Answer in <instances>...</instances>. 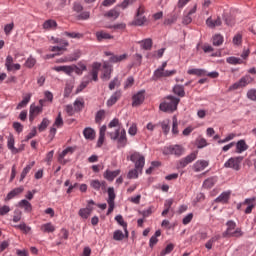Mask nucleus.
I'll return each instance as SVG.
<instances>
[{
  "mask_svg": "<svg viewBox=\"0 0 256 256\" xmlns=\"http://www.w3.org/2000/svg\"><path fill=\"white\" fill-rule=\"evenodd\" d=\"M5 67L8 71V73H11V71H20L21 70V64L14 63L13 56L8 55L5 60Z\"/></svg>",
  "mask_w": 256,
  "mask_h": 256,
  "instance_id": "nucleus-13",
  "label": "nucleus"
},
{
  "mask_svg": "<svg viewBox=\"0 0 256 256\" xmlns=\"http://www.w3.org/2000/svg\"><path fill=\"white\" fill-rule=\"evenodd\" d=\"M107 134L113 141H118V147H125L127 145V133L119 124V119H113L108 124Z\"/></svg>",
  "mask_w": 256,
  "mask_h": 256,
  "instance_id": "nucleus-1",
  "label": "nucleus"
},
{
  "mask_svg": "<svg viewBox=\"0 0 256 256\" xmlns=\"http://www.w3.org/2000/svg\"><path fill=\"white\" fill-rule=\"evenodd\" d=\"M40 231H42V233H54L55 225H53V223H51V222L42 224L40 226Z\"/></svg>",
  "mask_w": 256,
  "mask_h": 256,
  "instance_id": "nucleus-33",
  "label": "nucleus"
},
{
  "mask_svg": "<svg viewBox=\"0 0 256 256\" xmlns=\"http://www.w3.org/2000/svg\"><path fill=\"white\" fill-rule=\"evenodd\" d=\"M172 205H173V199H168V200L165 201L164 210L162 212V217L167 216V214L169 213Z\"/></svg>",
  "mask_w": 256,
  "mask_h": 256,
  "instance_id": "nucleus-47",
  "label": "nucleus"
},
{
  "mask_svg": "<svg viewBox=\"0 0 256 256\" xmlns=\"http://www.w3.org/2000/svg\"><path fill=\"white\" fill-rule=\"evenodd\" d=\"M11 211V207L9 205H1L0 204V216L3 217L7 215Z\"/></svg>",
  "mask_w": 256,
  "mask_h": 256,
  "instance_id": "nucleus-59",
  "label": "nucleus"
},
{
  "mask_svg": "<svg viewBox=\"0 0 256 256\" xmlns=\"http://www.w3.org/2000/svg\"><path fill=\"white\" fill-rule=\"evenodd\" d=\"M226 62L229 63V65H241L243 64V60L241 58H237L235 56H231L226 58Z\"/></svg>",
  "mask_w": 256,
  "mask_h": 256,
  "instance_id": "nucleus-49",
  "label": "nucleus"
},
{
  "mask_svg": "<svg viewBox=\"0 0 256 256\" xmlns=\"http://www.w3.org/2000/svg\"><path fill=\"white\" fill-rule=\"evenodd\" d=\"M91 213H93V207L87 206L86 208L80 209L78 215L82 217V219H89Z\"/></svg>",
  "mask_w": 256,
  "mask_h": 256,
  "instance_id": "nucleus-31",
  "label": "nucleus"
},
{
  "mask_svg": "<svg viewBox=\"0 0 256 256\" xmlns=\"http://www.w3.org/2000/svg\"><path fill=\"white\" fill-rule=\"evenodd\" d=\"M121 99V91H116L111 97L107 100V107H113Z\"/></svg>",
  "mask_w": 256,
  "mask_h": 256,
  "instance_id": "nucleus-23",
  "label": "nucleus"
},
{
  "mask_svg": "<svg viewBox=\"0 0 256 256\" xmlns=\"http://www.w3.org/2000/svg\"><path fill=\"white\" fill-rule=\"evenodd\" d=\"M29 101H31V93H28L23 97L22 101L18 103L16 109L19 110L25 108V106L29 104Z\"/></svg>",
  "mask_w": 256,
  "mask_h": 256,
  "instance_id": "nucleus-40",
  "label": "nucleus"
},
{
  "mask_svg": "<svg viewBox=\"0 0 256 256\" xmlns=\"http://www.w3.org/2000/svg\"><path fill=\"white\" fill-rule=\"evenodd\" d=\"M106 185L107 183L105 181L91 180L90 182V187H92V189H95V191L105 189Z\"/></svg>",
  "mask_w": 256,
  "mask_h": 256,
  "instance_id": "nucleus-29",
  "label": "nucleus"
},
{
  "mask_svg": "<svg viewBox=\"0 0 256 256\" xmlns=\"http://www.w3.org/2000/svg\"><path fill=\"white\" fill-rule=\"evenodd\" d=\"M63 35L65 37H69L70 39H83V34L78 33V32H64Z\"/></svg>",
  "mask_w": 256,
  "mask_h": 256,
  "instance_id": "nucleus-51",
  "label": "nucleus"
},
{
  "mask_svg": "<svg viewBox=\"0 0 256 256\" xmlns=\"http://www.w3.org/2000/svg\"><path fill=\"white\" fill-rule=\"evenodd\" d=\"M115 189L114 188H108V199H107V203H108V211L106 215H111V213H113L114 209H115Z\"/></svg>",
  "mask_w": 256,
  "mask_h": 256,
  "instance_id": "nucleus-9",
  "label": "nucleus"
},
{
  "mask_svg": "<svg viewBox=\"0 0 256 256\" xmlns=\"http://www.w3.org/2000/svg\"><path fill=\"white\" fill-rule=\"evenodd\" d=\"M251 76L247 75L242 77L238 82L234 83L229 87V91H236V89H241V87H247L251 83Z\"/></svg>",
  "mask_w": 256,
  "mask_h": 256,
  "instance_id": "nucleus-11",
  "label": "nucleus"
},
{
  "mask_svg": "<svg viewBox=\"0 0 256 256\" xmlns=\"http://www.w3.org/2000/svg\"><path fill=\"white\" fill-rule=\"evenodd\" d=\"M83 135H84L85 139H87L88 141H93V140H95V137H96L95 130L91 127L85 128L83 130Z\"/></svg>",
  "mask_w": 256,
  "mask_h": 256,
  "instance_id": "nucleus-27",
  "label": "nucleus"
},
{
  "mask_svg": "<svg viewBox=\"0 0 256 256\" xmlns=\"http://www.w3.org/2000/svg\"><path fill=\"white\" fill-rule=\"evenodd\" d=\"M25 190V188H23V186H20L18 188L13 189L12 191H10L6 198L4 199L5 202L7 201H11V199H14V197H17V195H21V193Z\"/></svg>",
  "mask_w": 256,
  "mask_h": 256,
  "instance_id": "nucleus-21",
  "label": "nucleus"
},
{
  "mask_svg": "<svg viewBox=\"0 0 256 256\" xmlns=\"http://www.w3.org/2000/svg\"><path fill=\"white\" fill-rule=\"evenodd\" d=\"M175 95H178V97H185V88L180 85H176L173 89Z\"/></svg>",
  "mask_w": 256,
  "mask_h": 256,
  "instance_id": "nucleus-54",
  "label": "nucleus"
},
{
  "mask_svg": "<svg viewBox=\"0 0 256 256\" xmlns=\"http://www.w3.org/2000/svg\"><path fill=\"white\" fill-rule=\"evenodd\" d=\"M221 18L218 17L216 20H213L212 18H208L206 20V25H208V27H221Z\"/></svg>",
  "mask_w": 256,
  "mask_h": 256,
  "instance_id": "nucleus-43",
  "label": "nucleus"
},
{
  "mask_svg": "<svg viewBox=\"0 0 256 256\" xmlns=\"http://www.w3.org/2000/svg\"><path fill=\"white\" fill-rule=\"evenodd\" d=\"M53 71H57V73H65L66 75H71L73 73V67L72 66H55L52 68Z\"/></svg>",
  "mask_w": 256,
  "mask_h": 256,
  "instance_id": "nucleus-32",
  "label": "nucleus"
},
{
  "mask_svg": "<svg viewBox=\"0 0 256 256\" xmlns=\"http://www.w3.org/2000/svg\"><path fill=\"white\" fill-rule=\"evenodd\" d=\"M143 13H145V7L140 6L137 9L136 18L132 22V25H135L137 27H141L142 25H145V23L147 22V18H145V16H143Z\"/></svg>",
  "mask_w": 256,
  "mask_h": 256,
  "instance_id": "nucleus-7",
  "label": "nucleus"
},
{
  "mask_svg": "<svg viewBox=\"0 0 256 256\" xmlns=\"http://www.w3.org/2000/svg\"><path fill=\"white\" fill-rule=\"evenodd\" d=\"M113 72V66L109 64V62H104L102 66V77L106 81L111 79V73Z\"/></svg>",
  "mask_w": 256,
  "mask_h": 256,
  "instance_id": "nucleus-17",
  "label": "nucleus"
},
{
  "mask_svg": "<svg viewBox=\"0 0 256 256\" xmlns=\"http://www.w3.org/2000/svg\"><path fill=\"white\" fill-rule=\"evenodd\" d=\"M33 167H35V161L30 162L23 170L22 173L20 175V182L23 181V179H25V177H27V174L29 173V171H31V169H33Z\"/></svg>",
  "mask_w": 256,
  "mask_h": 256,
  "instance_id": "nucleus-37",
  "label": "nucleus"
},
{
  "mask_svg": "<svg viewBox=\"0 0 256 256\" xmlns=\"http://www.w3.org/2000/svg\"><path fill=\"white\" fill-rule=\"evenodd\" d=\"M177 21V16L176 15H172L168 18H165L164 20V25H173V23H175Z\"/></svg>",
  "mask_w": 256,
  "mask_h": 256,
  "instance_id": "nucleus-62",
  "label": "nucleus"
},
{
  "mask_svg": "<svg viewBox=\"0 0 256 256\" xmlns=\"http://www.w3.org/2000/svg\"><path fill=\"white\" fill-rule=\"evenodd\" d=\"M247 97L248 99H250L251 101H256V90L255 89H251L247 92Z\"/></svg>",
  "mask_w": 256,
  "mask_h": 256,
  "instance_id": "nucleus-64",
  "label": "nucleus"
},
{
  "mask_svg": "<svg viewBox=\"0 0 256 256\" xmlns=\"http://www.w3.org/2000/svg\"><path fill=\"white\" fill-rule=\"evenodd\" d=\"M233 43L235 45H241L243 43V36L240 33L236 34L233 38Z\"/></svg>",
  "mask_w": 256,
  "mask_h": 256,
  "instance_id": "nucleus-63",
  "label": "nucleus"
},
{
  "mask_svg": "<svg viewBox=\"0 0 256 256\" xmlns=\"http://www.w3.org/2000/svg\"><path fill=\"white\" fill-rule=\"evenodd\" d=\"M172 133L173 135H179V122L177 121V116L172 118Z\"/></svg>",
  "mask_w": 256,
  "mask_h": 256,
  "instance_id": "nucleus-50",
  "label": "nucleus"
},
{
  "mask_svg": "<svg viewBox=\"0 0 256 256\" xmlns=\"http://www.w3.org/2000/svg\"><path fill=\"white\" fill-rule=\"evenodd\" d=\"M58 45L60 46L50 47V51H52V53H57L56 55H63V51H67V47H69V41L60 39Z\"/></svg>",
  "mask_w": 256,
  "mask_h": 256,
  "instance_id": "nucleus-12",
  "label": "nucleus"
},
{
  "mask_svg": "<svg viewBox=\"0 0 256 256\" xmlns=\"http://www.w3.org/2000/svg\"><path fill=\"white\" fill-rule=\"evenodd\" d=\"M241 163H243V156L231 157L224 163V167L239 171L241 169Z\"/></svg>",
  "mask_w": 256,
  "mask_h": 256,
  "instance_id": "nucleus-5",
  "label": "nucleus"
},
{
  "mask_svg": "<svg viewBox=\"0 0 256 256\" xmlns=\"http://www.w3.org/2000/svg\"><path fill=\"white\" fill-rule=\"evenodd\" d=\"M229 199H231V192H223L215 199V202L225 204L229 203Z\"/></svg>",
  "mask_w": 256,
  "mask_h": 256,
  "instance_id": "nucleus-28",
  "label": "nucleus"
},
{
  "mask_svg": "<svg viewBox=\"0 0 256 256\" xmlns=\"http://www.w3.org/2000/svg\"><path fill=\"white\" fill-rule=\"evenodd\" d=\"M105 56L110 57V63H121V61H125V59H127V54L113 55L111 52H105Z\"/></svg>",
  "mask_w": 256,
  "mask_h": 256,
  "instance_id": "nucleus-18",
  "label": "nucleus"
},
{
  "mask_svg": "<svg viewBox=\"0 0 256 256\" xmlns=\"http://www.w3.org/2000/svg\"><path fill=\"white\" fill-rule=\"evenodd\" d=\"M226 231L223 232V237H243V231H241V228H236L237 223H235L233 220H229L226 223Z\"/></svg>",
  "mask_w": 256,
  "mask_h": 256,
  "instance_id": "nucleus-4",
  "label": "nucleus"
},
{
  "mask_svg": "<svg viewBox=\"0 0 256 256\" xmlns=\"http://www.w3.org/2000/svg\"><path fill=\"white\" fill-rule=\"evenodd\" d=\"M215 183H217V176L206 179L203 183V187H205V189H211Z\"/></svg>",
  "mask_w": 256,
  "mask_h": 256,
  "instance_id": "nucleus-41",
  "label": "nucleus"
},
{
  "mask_svg": "<svg viewBox=\"0 0 256 256\" xmlns=\"http://www.w3.org/2000/svg\"><path fill=\"white\" fill-rule=\"evenodd\" d=\"M63 117L61 116V112L58 113V116L55 119V122L53 124V127L50 128V134H49V138L53 141V139H55V135H57V128L61 129V127H63ZM57 127V128H55Z\"/></svg>",
  "mask_w": 256,
  "mask_h": 256,
  "instance_id": "nucleus-8",
  "label": "nucleus"
},
{
  "mask_svg": "<svg viewBox=\"0 0 256 256\" xmlns=\"http://www.w3.org/2000/svg\"><path fill=\"white\" fill-rule=\"evenodd\" d=\"M197 155H199V152L194 151V152L190 153L189 155H187L186 157L180 159L179 167H181V169H185V167H187V165H189L190 163H193V161H195V159H197Z\"/></svg>",
  "mask_w": 256,
  "mask_h": 256,
  "instance_id": "nucleus-10",
  "label": "nucleus"
},
{
  "mask_svg": "<svg viewBox=\"0 0 256 256\" xmlns=\"http://www.w3.org/2000/svg\"><path fill=\"white\" fill-rule=\"evenodd\" d=\"M39 113H43V108L41 106H30V120L33 119V117L39 115Z\"/></svg>",
  "mask_w": 256,
  "mask_h": 256,
  "instance_id": "nucleus-38",
  "label": "nucleus"
},
{
  "mask_svg": "<svg viewBox=\"0 0 256 256\" xmlns=\"http://www.w3.org/2000/svg\"><path fill=\"white\" fill-rule=\"evenodd\" d=\"M183 146L174 145L164 149V155H176V157H181L183 155Z\"/></svg>",
  "mask_w": 256,
  "mask_h": 256,
  "instance_id": "nucleus-14",
  "label": "nucleus"
},
{
  "mask_svg": "<svg viewBox=\"0 0 256 256\" xmlns=\"http://www.w3.org/2000/svg\"><path fill=\"white\" fill-rule=\"evenodd\" d=\"M170 121L169 120H164L160 122V127L162 128V131L164 135H169V131H171Z\"/></svg>",
  "mask_w": 256,
  "mask_h": 256,
  "instance_id": "nucleus-46",
  "label": "nucleus"
},
{
  "mask_svg": "<svg viewBox=\"0 0 256 256\" xmlns=\"http://www.w3.org/2000/svg\"><path fill=\"white\" fill-rule=\"evenodd\" d=\"M50 123H51V122L49 121V119L44 118V119L42 120V122L40 123V125L38 126L39 132L42 133V131H45V129H47V127H49V124H50Z\"/></svg>",
  "mask_w": 256,
  "mask_h": 256,
  "instance_id": "nucleus-55",
  "label": "nucleus"
},
{
  "mask_svg": "<svg viewBox=\"0 0 256 256\" xmlns=\"http://www.w3.org/2000/svg\"><path fill=\"white\" fill-rule=\"evenodd\" d=\"M173 249H175V246L173 244H168L166 248L160 252V256L169 255Z\"/></svg>",
  "mask_w": 256,
  "mask_h": 256,
  "instance_id": "nucleus-58",
  "label": "nucleus"
},
{
  "mask_svg": "<svg viewBox=\"0 0 256 256\" xmlns=\"http://www.w3.org/2000/svg\"><path fill=\"white\" fill-rule=\"evenodd\" d=\"M43 29L46 31H55V29H57V21L51 19L46 20L43 23Z\"/></svg>",
  "mask_w": 256,
  "mask_h": 256,
  "instance_id": "nucleus-30",
  "label": "nucleus"
},
{
  "mask_svg": "<svg viewBox=\"0 0 256 256\" xmlns=\"http://www.w3.org/2000/svg\"><path fill=\"white\" fill-rule=\"evenodd\" d=\"M81 57V50H76L73 52V54L68 55V58L70 59V63H73V61H77Z\"/></svg>",
  "mask_w": 256,
  "mask_h": 256,
  "instance_id": "nucleus-56",
  "label": "nucleus"
},
{
  "mask_svg": "<svg viewBox=\"0 0 256 256\" xmlns=\"http://www.w3.org/2000/svg\"><path fill=\"white\" fill-rule=\"evenodd\" d=\"M130 160L134 163L135 168L129 171V179H138L145 167V156L135 152L130 156Z\"/></svg>",
  "mask_w": 256,
  "mask_h": 256,
  "instance_id": "nucleus-2",
  "label": "nucleus"
},
{
  "mask_svg": "<svg viewBox=\"0 0 256 256\" xmlns=\"http://www.w3.org/2000/svg\"><path fill=\"white\" fill-rule=\"evenodd\" d=\"M100 69H101V63L95 62L92 64V71L90 72V75H92L93 81H98Z\"/></svg>",
  "mask_w": 256,
  "mask_h": 256,
  "instance_id": "nucleus-24",
  "label": "nucleus"
},
{
  "mask_svg": "<svg viewBox=\"0 0 256 256\" xmlns=\"http://www.w3.org/2000/svg\"><path fill=\"white\" fill-rule=\"evenodd\" d=\"M206 167H209V162L205 160H198L193 165V169L196 173H200V171H204Z\"/></svg>",
  "mask_w": 256,
  "mask_h": 256,
  "instance_id": "nucleus-20",
  "label": "nucleus"
},
{
  "mask_svg": "<svg viewBox=\"0 0 256 256\" xmlns=\"http://www.w3.org/2000/svg\"><path fill=\"white\" fill-rule=\"evenodd\" d=\"M105 133H107V126L103 125L99 131L97 147H103V144L105 143Z\"/></svg>",
  "mask_w": 256,
  "mask_h": 256,
  "instance_id": "nucleus-25",
  "label": "nucleus"
},
{
  "mask_svg": "<svg viewBox=\"0 0 256 256\" xmlns=\"http://www.w3.org/2000/svg\"><path fill=\"white\" fill-rule=\"evenodd\" d=\"M97 41H104V39H113V36L105 31L96 32Z\"/></svg>",
  "mask_w": 256,
  "mask_h": 256,
  "instance_id": "nucleus-42",
  "label": "nucleus"
},
{
  "mask_svg": "<svg viewBox=\"0 0 256 256\" xmlns=\"http://www.w3.org/2000/svg\"><path fill=\"white\" fill-rule=\"evenodd\" d=\"M119 175H121V170H106L104 172V179L107 181H114L116 177H119Z\"/></svg>",
  "mask_w": 256,
  "mask_h": 256,
  "instance_id": "nucleus-22",
  "label": "nucleus"
},
{
  "mask_svg": "<svg viewBox=\"0 0 256 256\" xmlns=\"http://www.w3.org/2000/svg\"><path fill=\"white\" fill-rule=\"evenodd\" d=\"M188 75H196L197 77H205L207 71L204 69L192 68L187 71Z\"/></svg>",
  "mask_w": 256,
  "mask_h": 256,
  "instance_id": "nucleus-34",
  "label": "nucleus"
},
{
  "mask_svg": "<svg viewBox=\"0 0 256 256\" xmlns=\"http://www.w3.org/2000/svg\"><path fill=\"white\" fill-rule=\"evenodd\" d=\"M13 227H14V229H19L25 235H27L31 231V227L28 226L25 222H22L19 225H14Z\"/></svg>",
  "mask_w": 256,
  "mask_h": 256,
  "instance_id": "nucleus-44",
  "label": "nucleus"
},
{
  "mask_svg": "<svg viewBox=\"0 0 256 256\" xmlns=\"http://www.w3.org/2000/svg\"><path fill=\"white\" fill-rule=\"evenodd\" d=\"M179 101V98L168 96L165 101L160 104V111H164V113H173V111H177Z\"/></svg>",
  "mask_w": 256,
  "mask_h": 256,
  "instance_id": "nucleus-3",
  "label": "nucleus"
},
{
  "mask_svg": "<svg viewBox=\"0 0 256 256\" xmlns=\"http://www.w3.org/2000/svg\"><path fill=\"white\" fill-rule=\"evenodd\" d=\"M145 101V91H139L132 96V107H139Z\"/></svg>",
  "mask_w": 256,
  "mask_h": 256,
  "instance_id": "nucleus-16",
  "label": "nucleus"
},
{
  "mask_svg": "<svg viewBox=\"0 0 256 256\" xmlns=\"http://www.w3.org/2000/svg\"><path fill=\"white\" fill-rule=\"evenodd\" d=\"M249 149V146L245 142V140H239L236 143V153H243L244 151H247Z\"/></svg>",
  "mask_w": 256,
  "mask_h": 256,
  "instance_id": "nucleus-35",
  "label": "nucleus"
},
{
  "mask_svg": "<svg viewBox=\"0 0 256 256\" xmlns=\"http://www.w3.org/2000/svg\"><path fill=\"white\" fill-rule=\"evenodd\" d=\"M221 239V235H216L212 237L210 240H208L205 244L206 249H213V243H216V241H219Z\"/></svg>",
  "mask_w": 256,
  "mask_h": 256,
  "instance_id": "nucleus-52",
  "label": "nucleus"
},
{
  "mask_svg": "<svg viewBox=\"0 0 256 256\" xmlns=\"http://www.w3.org/2000/svg\"><path fill=\"white\" fill-rule=\"evenodd\" d=\"M142 48H144L146 51L151 50V47H153V40L150 38H147L145 40L141 41Z\"/></svg>",
  "mask_w": 256,
  "mask_h": 256,
  "instance_id": "nucleus-53",
  "label": "nucleus"
},
{
  "mask_svg": "<svg viewBox=\"0 0 256 256\" xmlns=\"http://www.w3.org/2000/svg\"><path fill=\"white\" fill-rule=\"evenodd\" d=\"M129 236V232L127 233V232H125V234L123 233V231H121V230H116V231H114V233H113V239H114V241H123V239L125 238V237H128Z\"/></svg>",
  "mask_w": 256,
  "mask_h": 256,
  "instance_id": "nucleus-39",
  "label": "nucleus"
},
{
  "mask_svg": "<svg viewBox=\"0 0 256 256\" xmlns=\"http://www.w3.org/2000/svg\"><path fill=\"white\" fill-rule=\"evenodd\" d=\"M213 45H215L216 47H219V45H223V36L220 34H216L213 37Z\"/></svg>",
  "mask_w": 256,
  "mask_h": 256,
  "instance_id": "nucleus-57",
  "label": "nucleus"
},
{
  "mask_svg": "<svg viewBox=\"0 0 256 256\" xmlns=\"http://www.w3.org/2000/svg\"><path fill=\"white\" fill-rule=\"evenodd\" d=\"M19 207H22L26 213H31V211H33V206L27 200H21L19 202Z\"/></svg>",
  "mask_w": 256,
  "mask_h": 256,
  "instance_id": "nucleus-45",
  "label": "nucleus"
},
{
  "mask_svg": "<svg viewBox=\"0 0 256 256\" xmlns=\"http://www.w3.org/2000/svg\"><path fill=\"white\" fill-rule=\"evenodd\" d=\"M120 15L119 8L115 7L110 11L104 14V17H108V19H118Z\"/></svg>",
  "mask_w": 256,
  "mask_h": 256,
  "instance_id": "nucleus-36",
  "label": "nucleus"
},
{
  "mask_svg": "<svg viewBox=\"0 0 256 256\" xmlns=\"http://www.w3.org/2000/svg\"><path fill=\"white\" fill-rule=\"evenodd\" d=\"M15 28V24L12 22L10 24H6L4 26V33L5 35H11V31Z\"/></svg>",
  "mask_w": 256,
  "mask_h": 256,
  "instance_id": "nucleus-61",
  "label": "nucleus"
},
{
  "mask_svg": "<svg viewBox=\"0 0 256 256\" xmlns=\"http://www.w3.org/2000/svg\"><path fill=\"white\" fill-rule=\"evenodd\" d=\"M241 205H247L246 209L244 210V213L246 215H249L253 212V209H255V197L253 198H247L242 202L241 204L238 205V209H241Z\"/></svg>",
  "mask_w": 256,
  "mask_h": 256,
  "instance_id": "nucleus-15",
  "label": "nucleus"
},
{
  "mask_svg": "<svg viewBox=\"0 0 256 256\" xmlns=\"http://www.w3.org/2000/svg\"><path fill=\"white\" fill-rule=\"evenodd\" d=\"M177 73V70H163V68H158L154 71L152 79L153 81H159L163 77H173Z\"/></svg>",
  "mask_w": 256,
  "mask_h": 256,
  "instance_id": "nucleus-6",
  "label": "nucleus"
},
{
  "mask_svg": "<svg viewBox=\"0 0 256 256\" xmlns=\"http://www.w3.org/2000/svg\"><path fill=\"white\" fill-rule=\"evenodd\" d=\"M73 153H75V147H67L59 154L58 161L63 163V159H65L67 155H73Z\"/></svg>",
  "mask_w": 256,
  "mask_h": 256,
  "instance_id": "nucleus-26",
  "label": "nucleus"
},
{
  "mask_svg": "<svg viewBox=\"0 0 256 256\" xmlns=\"http://www.w3.org/2000/svg\"><path fill=\"white\" fill-rule=\"evenodd\" d=\"M103 119H105V111L100 110L96 113L95 122L101 123V121H103Z\"/></svg>",
  "mask_w": 256,
  "mask_h": 256,
  "instance_id": "nucleus-60",
  "label": "nucleus"
},
{
  "mask_svg": "<svg viewBox=\"0 0 256 256\" xmlns=\"http://www.w3.org/2000/svg\"><path fill=\"white\" fill-rule=\"evenodd\" d=\"M7 147L14 155L19 153L20 151L18 148L15 147V137L13 136V134H10L7 137Z\"/></svg>",
  "mask_w": 256,
  "mask_h": 256,
  "instance_id": "nucleus-19",
  "label": "nucleus"
},
{
  "mask_svg": "<svg viewBox=\"0 0 256 256\" xmlns=\"http://www.w3.org/2000/svg\"><path fill=\"white\" fill-rule=\"evenodd\" d=\"M115 221H116V223H118V225H120V227H123V229H124V231L127 235V233H128V231H127V222H125V220L123 219V216L122 215H117L115 217Z\"/></svg>",
  "mask_w": 256,
  "mask_h": 256,
  "instance_id": "nucleus-48",
  "label": "nucleus"
}]
</instances>
